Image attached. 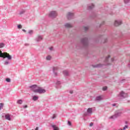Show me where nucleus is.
Returning a JSON list of instances; mask_svg holds the SVG:
<instances>
[{"label": "nucleus", "mask_w": 130, "mask_h": 130, "mask_svg": "<svg viewBox=\"0 0 130 130\" xmlns=\"http://www.w3.org/2000/svg\"><path fill=\"white\" fill-rule=\"evenodd\" d=\"M3 58H7L8 60H12V55H10V54L8 53L7 52H5L4 55H3Z\"/></svg>", "instance_id": "obj_1"}, {"label": "nucleus", "mask_w": 130, "mask_h": 130, "mask_svg": "<svg viewBox=\"0 0 130 130\" xmlns=\"http://www.w3.org/2000/svg\"><path fill=\"white\" fill-rule=\"evenodd\" d=\"M29 88H30V90H31V91H33V92H34L35 93H37V90H38V86H37V85H34L31 86H29Z\"/></svg>", "instance_id": "obj_2"}, {"label": "nucleus", "mask_w": 130, "mask_h": 130, "mask_svg": "<svg viewBox=\"0 0 130 130\" xmlns=\"http://www.w3.org/2000/svg\"><path fill=\"white\" fill-rule=\"evenodd\" d=\"M36 91L37 93H39V94H42L43 93H45L46 90L42 87H38V90H36Z\"/></svg>", "instance_id": "obj_3"}, {"label": "nucleus", "mask_w": 130, "mask_h": 130, "mask_svg": "<svg viewBox=\"0 0 130 130\" xmlns=\"http://www.w3.org/2000/svg\"><path fill=\"white\" fill-rule=\"evenodd\" d=\"M49 17H51L52 18H54V17H56L57 16V13L55 11H52L49 14Z\"/></svg>", "instance_id": "obj_4"}, {"label": "nucleus", "mask_w": 130, "mask_h": 130, "mask_svg": "<svg viewBox=\"0 0 130 130\" xmlns=\"http://www.w3.org/2000/svg\"><path fill=\"white\" fill-rule=\"evenodd\" d=\"M122 23L121 22V21L115 20L114 25L115 26H119V25H121Z\"/></svg>", "instance_id": "obj_5"}, {"label": "nucleus", "mask_w": 130, "mask_h": 130, "mask_svg": "<svg viewBox=\"0 0 130 130\" xmlns=\"http://www.w3.org/2000/svg\"><path fill=\"white\" fill-rule=\"evenodd\" d=\"M5 118L6 119H7V120H11V115L7 114L5 115Z\"/></svg>", "instance_id": "obj_6"}, {"label": "nucleus", "mask_w": 130, "mask_h": 130, "mask_svg": "<svg viewBox=\"0 0 130 130\" xmlns=\"http://www.w3.org/2000/svg\"><path fill=\"white\" fill-rule=\"evenodd\" d=\"M73 16H74V13H72L71 12H69L67 14V18H68V19L69 18H72V17H73Z\"/></svg>", "instance_id": "obj_7"}, {"label": "nucleus", "mask_w": 130, "mask_h": 130, "mask_svg": "<svg viewBox=\"0 0 130 130\" xmlns=\"http://www.w3.org/2000/svg\"><path fill=\"white\" fill-rule=\"evenodd\" d=\"M120 96H121L122 97H125V96H126V93H124V92L123 91H121L120 93Z\"/></svg>", "instance_id": "obj_8"}, {"label": "nucleus", "mask_w": 130, "mask_h": 130, "mask_svg": "<svg viewBox=\"0 0 130 130\" xmlns=\"http://www.w3.org/2000/svg\"><path fill=\"white\" fill-rule=\"evenodd\" d=\"M118 116V115L115 114V115L111 116L109 117L111 119H114V118H116Z\"/></svg>", "instance_id": "obj_9"}, {"label": "nucleus", "mask_w": 130, "mask_h": 130, "mask_svg": "<svg viewBox=\"0 0 130 130\" xmlns=\"http://www.w3.org/2000/svg\"><path fill=\"white\" fill-rule=\"evenodd\" d=\"M72 24H70V23H66L65 24V27H66V28H71L72 27Z\"/></svg>", "instance_id": "obj_10"}, {"label": "nucleus", "mask_w": 130, "mask_h": 130, "mask_svg": "<svg viewBox=\"0 0 130 130\" xmlns=\"http://www.w3.org/2000/svg\"><path fill=\"white\" fill-rule=\"evenodd\" d=\"M52 127H53L54 130H58V129H59L58 127L56 126V125H52Z\"/></svg>", "instance_id": "obj_11"}, {"label": "nucleus", "mask_w": 130, "mask_h": 130, "mask_svg": "<svg viewBox=\"0 0 130 130\" xmlns=\"http://www.w3.org/2000/svg\"><path fill=\"white\" fill-rule=\"evenodd\" d=\"M32 100H34V101H36L37 100H38V96H34L32 97Z\"/></svg>", "instance_id": "obj_12"}, {"label": "nucleus", "mask_w": 130, "mask_h": 130, "mask_svg": "<svg viewBox=\"0 0 130 130\" xmlns=\"http://www.w3.org/2000/svg\"><path fill=\"white\" fill-rule=\"evenodd\" d=\"M5 55V52L3 53L1 50H0V57H3Z\"/></svg>", "instance_id": "obj_13"}, {"label": "nucleus", "mask_w": 130, "mask_h": 130, "mask_svg": "<svg viewBox=\"0 0 130 130\" xmlns=\"http://www.w3.org/2000/svg\"><path fill=\"white\" fill-rule=\"evenodd\" d=\"M88 113H92V108H88L87 110Z\"/></svg>", "instance_id": "obj_14"}, {"label": "nucleus", "mask_w": 130, "mask_h": 130, "mask_svg": "<svg viewBox=\"0 0 130 130\" xmlns=\"http://www.w3.org/2000/svg\"><path fill=\"white\" fill-rule=\"evenodd\" d=\"M46 59L47 60H50V59H51V57L50 56V55H48L46 57Z\"/></svg>", "instance_id": "obj_15"}, {"label": "nucleus", "mask_w": 130, "mask_h": 130, "mask_svg": "<svg viewBox=\"0 0 130 130\" xmlns=\"http://www.w3.org/2000/svg\"><path fill=\"white\" fill-rule=\"evenodd\" d=\"M5 47V44L2 43L0 44V48H3V47Z\"/></svg>", "instance_id": "obj_16"}, {"label": "nucleus", "mask_w": 130, "mask_h": 130, "mask_svg": "<svg viewBox=\"0 0 130 130\" xmlns=\"http://www.w3.org/2000/svg\"><path fill=\"white\" fill-rule=\"evenodd\" d=\"M18 104H22L23 103V101L21 100H19L17 101Z\"/></svg>", "instance_id": "obj_17"}, {"label": "nucleus", "mask_w": 130, "mask_h": 130, "mask_svg": "<svg viewBox=\"0 0 130 130\" xmlns=\"http://www.w3.org/2000/svg\"><path fill=\"white\" fill-rule=\"evenodd\" d=\"M102 99V97L101 96H98L96 98V100L99 101V100H101Z\"/></svg>", "instance_id": "obj_18"}, {"label": "nucleus", "mask_w": 130, "mask_h": 130, "mask_svg": "<svg viewBox=\"0 0 130 130\" xmlns=\"http://www.w3.org/2000/svg\"><path fill=\"white\" fill-rule=\"evenodd\" d=\"M63 74H64V75H65V76H68L69 73L68 72V71H63Z\"/></svg>", "instance_id": "obj_19"}, {"label": "nucleus", "mask_w": 130, "mask_h": 130, "mask_svg": "<svg viewBox=\"0 0 130 130\" xmlns=\"http://www.w3.org/2000/svg\"><path fill=\"white\" fill-rule=\"evenodd\" d=\"M40 40H42V37H41L40 36H39L38 37V41H40Z\"/></svg>", "instance_id": "obj_20"}, {"label": "nucleus", "mask_w": 130, "mask_h": 130, "mask_svg": "<svg viewBox=\"0 0 130 130\" xmlns=\"http://www.w3.org/2000/svg\"><path fill=\"white\" fill-rule=\"evenodd\" d=\"M4 107V104L3 103H0V109H2Z\"/></svg>", "instance_id": "obj_21"}, {"label": "nucleus", "mask_w": 130, "mask_h": 130, "mask_svg": "<svg viewBox=\"0 0 130 130\" xmlns=\"http://www.w3.org/2000/svg\"><path fill=\"white\" fill-rule=\"evenodd\" d=\"M106 90H107V86H105L103 88V91H106Z\"/></svg>", "instance_id": "obj_22"}, {"label": "nucleus", "mask_w": 130, "mask_h": 130, "mask_svg": "<svg viewBox=\"0 0 130 130\" xmlns=\"http://www.w3.org/2000/svg\"><path fill=\"white\" fill-rule=\"evenodd\" d=\"M6 81H7L8 82V83H10V82H11V79L10 78H7L6 79Z\"/></svg>", "instance_id": "obj_23"}, {"label": "nucleus", "mask_w": 130, "mask_h": 130, "mask_svg": "<svg viewBox=\"0 0 130 130\" xmlns=\"http://www.w3.org/2000/svg\"><path fill=\"white\" fill-rule=\"evenodd\" d=\"M18 29H22V26L21 25V24H19L18 26Z\"/></svg>", "instance_id": "obj_24"}, {"label": "nucleus", "mask_w": 130, "mask_h": 130, "mask_svg": "<svg viewBox=\"0 0 130 130\" xmlns=\"http://www.w3.org/2000/svg\"><path fill=\"white\" fill-rule=\"evenodd\" d=\"M28 34H33V30H29Z\"/></svg>", "instance_id": "obj_25"}, {"label": "nucleus", "mask_w": 130, "mask_h": 130, "mask_svg": "<svg viewBox=\"0 0 130 130\" xmlns=\"http://www.w3.org/2000/svg\"><path fill=\"white\" fill-rule=\"evenodd\" d=\"M127 125H125L123 128V130H125L126 128H127Z\"/></svg>", "instance_id": "obj_26"}, {"label": "nucleus", "mask_w": 130, "mask_h": 130, "mask_svg": "<svg viewBox=\"0 0 130 130\" xmlns=\"http://www.w3.org/2000/svg\"><path fill=\"white\" fill-rule=\"evenodd\" d=\"M93 8H94V5H92L91 7V6H89V9H93Z\"/></svg>", "instance_id": "obj_27"}, {"label": "nucleus", "mask_w": 130, "mask_h": 130, "mask_svg": "<svg viewBox=\"0 0 130 130\" xmlns=\"http://www.w3.org/2000/svg\"><path fill=\"white\" fill-rule=\"evenodd\" d=\"M125 4H127L129 2V0H124Z\"/></svg>", "instance_id": "obj_28"}, {"label": "nucleus", "mask_w": 130, "mask_h": 130, "mask_svg": "<svg viewBox=\"0 0 130 130\" xmlns=\"http://www.w3.org/2000/svg\"><path fill=\"white\" fill-rule=\"evenodd\" d=\"M8 63H9V61H5V64H6L7 66V65H8Z\"/></svg>", "instance_id": "obj_29"}, {"label": "nucleus", "mask_w": 130, "mask_h": 130, "mask_svg": "<svg viewBox=\"0 0 130 130\" xmlns=\"http://www.w3.org/2000/svg\"><path fill=\"white\" fill-rule=\"evenodd\" d=\"M93 124H94V123H93V122H91L90 123L89 126H93Z\"/></svg>", "instance_id": "obj_30"}, {"label": "nucleus", "mask_w": 130, "mask_h": 130, "mask_svg": "<svg viewBox=\"0 0 130 130\" xmlns=\"http://www.w3.org/2000/svg\"><path fill=\"white\" fill-rule=\"evenodd\" d=\"M57 70V68H53V72H55V70Z\"/></svg>", "instance_id": "obj_31"}, {"label": "nucleus", "mask_w": 130, "mask_h": 130, "mask_svg": "<svg viewBox=\"0 0 130 130\" xmlns=\"http://www.w3.org/2000/svg\"><path fill=\"white\" fill-rule=\"evenodd\" d=\"M56 117V116H55V115H54L52 117L53 119H54V118H55Z\"/></svg>", "instance_id": "obj_32"}, {"label": "nucleus", "mask_w": 130, "mask_h": 130, "mask_svg": "<svg viewBox=\"0 0 130 130\" xmlns=\"http://www.w3.org/2000/svg\"><path fill=\"white\" fill-rule=\"evenodd\" d=\"M68 124L69 125H71L72 124V123L70 121H68Z\"/></svg>", "instance_id": "obj_33"}, {"label": "nucleus", "mask_w": 130, "mask_h": 130, "mask_svg": "<svg viewBox=\"0 0 130 130\" xmlns=\"http://www.w3.org/2000/svg\"><path fill=\"white\" fill-rule=\"evenodd\" d=\"M70 94H73V90H71V91H70Z\"/></svg>", "instance_id": "obj_34"}, {"label": "nucleus", "mask_w": 130, "mask_h": 130, "mask_svg": "<svg viewBox=\"0 0 130 130\" xmlns=\"http://www.w3.org/2000/svg\"><path fill=\"white\" fill-rule=\"evenodd\" d=\"M84 28H85V30H88V27H85Z\"/></svg>", "instance_id": "obj_35"}, {"label": "nucleus", "mask_w": 130, "mask_h": 130, "mask_svg": "<svg viewBox=\"0 0 130 130\" xmlns=\"http://www.w3.org/2000/svg\"><path fill=\"white\" fill-rule=\"evenodd\" d=\"M53 47H51L50 48V50H52V49H53Z\"/></svg>", "instance_id": "obj_36"}, {"label": "nucleus", "mask_w": 130, "mask_h": 130, "mask_svg": "<svg viewBox=\"0 0 130 130\" xmlns=\"http://www.w3.org/2000/svg\"><path fill=\"white\" fill-rule=\"evenodd\" d=\"M109 57H110V55H108V57L106 58V60H107V59H108V58H109Z\"/></svg>", "instance_id": "obj_37"}, {"label": "nucleus", "mask_w": 130, "mask_h": 130, "mask_svg": "<svg viewBox=\"0 0 130 130\" xmlns=\"http://www.w3.org/2000/svg\"><path fill=\"white\" fill-rule=\"evenodd\" d=\"M23 107H24V108H27V105H25Z\"/></svg>", "instance_id": "obj_38"}, {"label": "nucleus", "mask_w": 130, "mask_h": 130, "mask_svg": "<svg viewBox=\"0 0 130 130\" xmlns=\"http://www.w3.org/2000/svg\"><path fill=\"white\" fill-rule=\"evenodd\" d=\"M39 129V127H37L36 128V130H38Z\"/></svg>", "instance_id": "obj_39"}, {"label": "nucleus", "mask_w": 130, "mask_h": 130, "mask_svg": "<svg viewBox=\"0 0 130 130\" xmlns=\"http://www.w3.org/2000/svg\"><path fill=\"white\" fill-rule=\"evenodd\" d=\"M22 31H23V32H26V30H25V29H22Z\"/></svg>", "instance_id": "obj_40"}, {"label": "nucleus", "mask_w": 130, "mask_h": 130, "mask_svg": "<svg viewBox=\"0 0 130 130\" xmlns=\"http://www.w3.org/2000/svg\"><path fill=\"white\" fill-rule=\"evenodd\" d=\"M112 61H113V60H114V58H112Z\"/></svg>", "instance_id": "obj_41"}, {"label": "nucleus", "mask_w": 130, "mask_h": 130, "mask_svg": "<svg viewBox=\"0 0 130 130\" xmlns=\"http://www.w3.org/2000/svg\"><path fill=\"white\" fill-rule=\"evenodd\" d=\"M113 106H115V104H113Z\"/></svg>", "instance_id": "obj_42"}, {"label": "nucleus", "mask_w": 130, "mask_h": 130, "mask_svg": "<svg viewBox=\"0 0 130 130\" xmlns=\"http://www.w3.org/2000/svg\"><path fill=\"white\" fill-rule=\"evenodd\" d=\"M55 76H56V73H55Z\"/></svg>", "instance_id": "obj_43"}, {"label": "nucleus", "mask_w": 130, "mask_h": 130, "mask_svg": "<svg viewBox=\"0 0 130 130\" xmlns=\"http://www.w3.org/2000/svg\"><path fill=\"white\" fill-rule=\"evenodd\" d=\"M120 130H123V129H120Z\"/></svg>", "instance_id": "obj_44"}]
</instances>
